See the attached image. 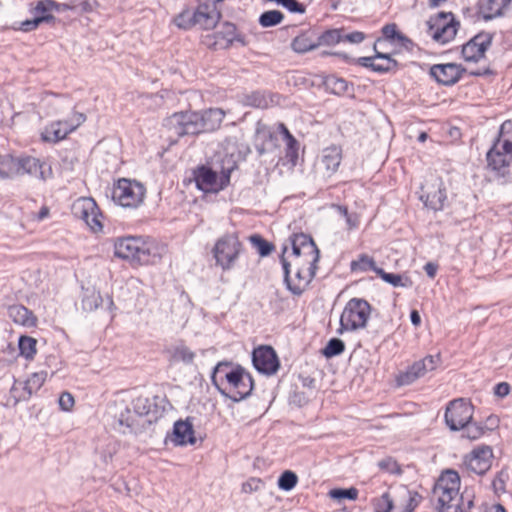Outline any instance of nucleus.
<instances>
[{
  "label": "nucleus",
  "mask_w": 512,
  "mask_h": 512,
  "mask_svg": "<svg viewBox=\"0 0 512 512\" xmlns=\"http://www.w3.org/2000/svg\"><path fill=\"white\" fill-rule=\"evenodd\" d=\"M323 84L327 91L335 95L353 94V84L344 78L336 75H328L324 78Z\"/></svg>",
  "instance_id": "c85d7f7f"
},
{
  "label": "nucleus",
  "mask_w": 512,
  "mask_h": 512,
  "mask_svg": "<svg viewBox=\"0 0 512 512\" xmlns=\"http://www.w3.org/2000/svg\"><path fill=\"white\" fill-rule=\"evenodd\" d=\"M36 344V339L30 336H21L18 342L20 354L26 359H33L36 354Z\"/></svg>",
  "instance_id": "a19ab883"
},
{
  "label": "nucleus",
  "mask_w": 512,
  "mask_h": 512,
  "mask_svg": "<svg viewBox=\"0 0 512 512\" xmlns=\"http://www.w3.org/2000/svg\"><path fill=\"white\" fill-rule=\"evenodd\" d=\"M194 16L195 26L204 30L213 29L220 19V13L209 5H199L194 10Z\"/></svg>",
  "instance_id": "a878e982"
},
{
  "label": "nucleus",
  "mask_w": 512,
  "mask_h": 512,
  "mask_svg": "<svg viewBox=\"0 0 512 512\" xmlns=\"http://www.w3.org/2000/svg\"><path fill=\"white\" fill-rule=\"evenodd\" d=\"M345 349L344 342L339 338H332L328 341L325 348L322 350V354L326 358H332L340 355Z\"/></svg>",
  "instance_id": "a18cd8bd"
},
{
  "label": "nucleus",
  "mask_w": 512,
  "mask_h": 512,
  "mask_svg": "<svg viewBox=\"0 0 512 512\" xmlns=\"http://www.w3.org/2000/svg\"><path fill=\"white\" fill-rule=\"evenodd\" d=\"M286 145L288 150V155L291 157H297L298 143L296 139L291 135L286 139Z\"/></svg>",
  "instance_id": "0e129e2a"
},
{
  "label": "nucleus",
  "mask_w": 512,
  "mask_h": 512,
  "mask_svg": "<svg viewBox=\"0 0 512 512\" xmlns=\"http://www.w3.org/2000/svg\"><path fill=\"white\" fill-rule=\"evenodd\" d=\"M473 419V405L463 398L449 402L445 411V422L452 431L463 429Z\"/></svg>",
  "instance_id": "9d476101"
},
{
  "label": "nucleus",
  "mask_w": 512,
  "mask_h": 512,
  "mask_svg": "<svg viewBox=\"0 0 512 512\" xmlns=\"http://www.w3.org/2000/svg\"><path fill=\"white\" fill-rule=\"evenodd\" d=\"M225 117L220 108H210L203 113L186 111L174 113L166 119V127L176 136L196 135L218 129Z\"/></svg>",
  "instance_id": "f257e3e1"
},
{
  "label": "nucleus",
  "mask_w": 512,
  "mask_h": 512,
  "mask_svg": "<svg viewBox=\"0 0 512 512\" xmlns=\"http://www.w3.org/2000/svg\"><path fill=\"white\" fill-rule=\"evenodd\" d=\"M58 402L63 411H70L74 406V397L69 392H63Z\"/></svg>",
  "instance_id": "052dcab7"
},
{
  "label": "nucleus",
  "mask_w": 512,
  "mask_h": 512,
  "mask_svg": "<svg viewBox=\"0 0 512 512\" xmlns=\"http://www.w3.org/2000/svg\"><path fill=\"white\" fill-rule=\"evenodd\" d=\"M446 198V189L440 179L436 180L431 187L428 185L422 187L420 200L426 207H429L434 211L443 209Z\"/></svg>",
  "instance_id": "b1692460"
},
{
  "label": "nucleus",
  "mask_w": 512,
  "mask_h": 512,
  "mask_svg": "<svg viewBox=\"0 0 512 512\" xmlns=\"http://www.w3.org/2000/svg\"><path fill=\"white\" fill-rule=\"evenodd\" d=\"M376 266V263L373 258L362 254L359 256V258L355 261L351 262V270L352 271H374L377 274V270H379Z\"/></svg>",
  "instance_id": "c03bdc74"
},
{
  "label": "nucleus",
  "mask_w": 512,
  "mask_h": 512,
  "mask_svg": "<svg viewBox=\"0 0 512 512\" xmlns=\"http://www.w3.org/2000/svg\"><path fill=\"white\" fill-rule=\"evenodd\" d=\"M171 358L174 362L191 364L194 361L195 353L185 345H178L173 349Z\"/></svg>",
  "instance_id": "37998d69"
},
{
  "label": "nucleus",
  "mask_w": 512,
  "mask_h": 512,
  "mask_svg": "<svg viewBox=\"0 0 512 512\" xmlns=\"http://www.w3.org/2000/svg\"><path fill=\"white\" fill-rule=\"evenodd\" d=\"M510 393V385L507 382H500L494 387V394L498 397H505Z\"/></svg>",
  "instance_id": "e2e57ef3"
},
{
  "label": "nucleus",
  "mask_w": 512,
  "mask_h": 512,
  "mask_svg": "<svg viewBox=\"0 0 512 512\" xmlns=\"http://www.w3.org/2000/svg\"><path fill=\"white\" fill-rule=\"evenodd\" d=\"M136 243L132 265L156 264L165 253V247L158 244L154 239L137 237Z\"/></svg>",
  "instance_id": "f8f14e48"
},
{
  "label": "nucleus",
  "mask_w": 512,
  "mask_h": 512,
  "mask_svg": "<svg viewBox=\"0 0 512 512\" xmlns=\"http://www.w3.org/2000/svg\"><path fill=\"white\" fill-rule=\"evenodd\" d=\"M173 442L176 445L194 444L195 437L193 426L188 421L178 420L173 427Z\"/></svg>",
  "instance_id": "bb28decb"
},
{
  "label": "nucleus",
  "mask_w": 512,
  "mask_h": 512,
  "mask_svg": "<svg viewBox=\"0 0 512 512\" xmlns=\"http://www.w3.org/2000/svg\"><path fill=\"white\" fill-rule=\"evenodd\" d=\"M264 486V483L259 478H250L242 484V492L253 493L259 491Z\"/></svg>",
  "instance_id": "4d7b16f0"
},
{
  "label": "nucleus",
  "mask_w": 512,
  "mask_h": 512,
  "mask_svg": "<svg viewBox=\"0 0 512 512\" xmlns=\"http://www.w3.org/2000/svg\"><path fill=\"white\" fill-rule=\"evenodd\" d=\"M72 213L76 218L82 219L92 231L102 230V224L99 220L101 213L92 198L82 197L77 199L72 205Z\"/></svg>",
  "instance_id": "f3484780"
},
{
  "label": "nucleus",
  "mask_w": 512,
  "mask_h": 512,
  "mask_svg": "<svg viewBox=\"0 0 512 512\" xmlns=\"http://www.w3.org/2000/svg\"><path fill=\"white\" fill-rule=\"evenodd\" d=\"M224 377L231 386L232 392L228 395L219 387L218 389L223 395L229 397L232 401L239 402L251 394L254 387V381L250 373L246 372L242 367H237L234 370L225 372Z\"/></svg>",
  "instance_id": "1a4fd4ad"
},
{
  "label": "nucleus",
  "mask_w": 512,
  "mask_h": 512,
  "mask_svg": "<svg viewBox=\"0 0 512 512\" xmlns=\"http://www.w3.org/2000/svg\"><path fill=\"white\" fill-rule=\"evenodd\" d=\"M11 170L16 175H29L40 180H46L52 176V168L49 165L31 156L11 158Z\"/></svg>",
  "instance_id": "ddd939ff"
},
{
  "label": "nucleus",
  "mask_w": 512,
  "mask_h": 512,
  "mask_svg": "<svg viewBox=\"0 0 512 512\" xmlns=\"http://www.w3.org/2000/svg\"><path fill=\"white\" fill-rule=\"evenodd\" d=\"M342 36V42H349L351 44H359L366 38V35L363 32L353 31L346 33L344 29H342Z\"/></svg>",
  "instance_id": "13d9d810"
},
{
  "label": "nucleus",
  "mask_w": 512,
  "mask_h": 512,
  "mask_svg": "<svg viewBox=\"0 0 512 512\" xmlns=\"http://www.w3.org/2000/svg\"><path fill=\"white\" fill-rule=\"evenodd\" d=\"M284 19V14L279 10H268L259 17V24L264 27H273L280 24Z\"/></svg>",
  "instance_id": "ea45409f"
},
{
  "label": "nucleus",
  "mask_w": 512,
  "mask_h": 512,
  "mask_svg": "<svg viewBox=\"0 0 512 512\" xmlns=\"http://www.w3.org/2000/svg\"><path fill=\"white\" fill-rule=\"evenodd\" d=\"M383 42L382 38H378L373 46L375 54L373 56L360 57L355 62L364 67L371 69L373 72L384 74L394 71L398 67V62L392 58L390 53H383L378 50L379 45Z\"/></svg>",
  "instance_id": "2eb2a0df"
},
{
  "label": "nucleus",
  "mask_w": 512,
  "mask_h": 512,
  "mask_svg": "<svg viewBox=\"0 0 512 512\" xmlns=\"http://www.w3.org/2000/svg\"><path fill=\"white\" fill-rule=\"evenodd\" d=\"M255 133H256L257 137H262V138L271 136V132H270L269 128L262 121H258L256 123Z\"/></svg>",
  "instance_id": "69168bd1"
},
{
  "label": "nucleus",
  "mask_w": 512,
  "mask_h": 512,
  "mask_svg": "<svg viewBox=\"0 0 512 512\" xmlns=\"http://www.w3.org/2000/svg\"><path fill=\"white\" fill-rule=\"evenodd\" d=\"M52 20H54V16L52 14L35 15L33 19L23 21L20 29L24 32H30L35 30L41 23L50 22Z\"/></svg>",
  "instance_id": "09e8293b"
},
{
  "label": "nucleus",
  "mask_w": 512,
  "mask_h": 512,
  "mask_svg": "<svg viewBox=\"0 0 512 512\" xmlns=\"http://www.w3.org/2000/svg\"><path fill=\"white\" fill-rule=\"evenodd\" d=\"M382 35V40H397L402 46L406 48L408 47L409 44H412V41L409 38H407L397 30V25L394 23L386 24L382 28Z\"/></svg>",
  "instance_id": "c9c22d12"
},
{
  "label": "nucleus",
  "mask_w": 512,
  "mask_h": 512,
  "mask_svg": "<svg viewBox=\"0 0 512 512\" xmlns=\"http://www.w3.org/2000/svg\"><path fill=\"white\" fill-rule=\"evenodd\" d=\"M298 482L297 475L290 470L284 471L278 478V487L284 491L292 490Z\"/></svg>",
  "instance_id": "49530a36"
},
{
  "label": "nucleus",
  "mask_w": 512,
  "mask_h": 512,
  "mask_svg": "<svg viewBox=\"0 0 512 512\" xmlns=\"http://www.w3.org/2000/svg\"><path fill=\"white\" fill-rule=\"evenodd\" d=\"M329 496L332 499L336 500H343V499H349V500H356L358 496V490L356 488H349V489H332L329 492Z\"/></svg>",
  "instance_id": "864d4df0"
},
{
  "label": "nucleus",
  "mask_w": 512,
  "mask_h": 512,
  "mask_svg": "<svg viewBox=\"0 0 512 512\" xmlns=\"http://www.w3.org/2000/svg\"><path fill=\"white\" fill-rule=\"evenodd\" d=\"M252 362L257 371L265 375H274L280 362L275 350L271 346H260L252 353Z\"/></svg>",
  "instance_id": "6ab92c4d"
},
{
  "label": "nucleus",
  "mask_w": 512,
  "mask_h": 512,
  "mask_svg": "<svg viewBox=\"0 0 512 512\" xmlns=\"http://www.w3.org/2000/svg\"><path fill=\"white\" fill-rule=\"evenodd\" d=\"M146 189L136 180L122 178L112 191L113 200L122 207L136 208L144 200Z\"/></svg>",
  "instance_id": "6e6552de"
},
{
  "label": "nucleus",
  "mask_w": 512,
  "mask_h": 512,
  "mask_svg": "<svg viewBox=\"0 0 512 512\" xmlns=\"http://www.w3.org/2000/svg\"><path fill=\"white\" fill-rule=\"evenodd\" d=\"M459 485V475L454 470H447L441 474L433 488V495L438 501L439 512H461L456 503V492Z\"/></svg>",
  "instance_id": "7ed1b4c3"
},
{
  "label": "nucleus",
  "mask_w": 512,
  "mask_h": 512,
  "mask_svg": "<svg viewBox=\"0 0 512 512\" xmlns=\"http://www.w3.org/2000/svg\"><path fill=\"white\" fill-rule=\"evenodd\" d=\"M287 247L283 249V255L281 256V263L284 271V282L287 289L294 295L300 296L307 289L311 281L313 280L316 273L314 271H308V269H293L294 276H291L292 269L291 263L284 257Z\"/></svg>",
  "instance_id": "9b49d317"
},
{
  "label": "nucleus",
  "mask_w": 512,
  "mask_h": 512,
  "mask_svg": "<svg viewBox=\"0 0 512 512\" xmlns=\"http://www.w3.org/2000/svg\"><path fill=\"white\" fill-rule=\"evenodd\" d=\"M136 236H129L118 239L114 245V255L118 258L124 259L132 263L134 258V250L136 243Z\"/></svg>",
  "instance_id": "7c9ffc66"
},
{
  "label": "nucleus",
  "mask_w": 512,
  "mask_h": 512,
  "mask_svg": "<svg viewBox=\"0 0 512 512\" xmlns=\"http://www.w3.org/2000/svg\"><path fill=\"white\" fill-rule=\"evenodd\" d=\"M242 243L236 234H225L217 240L213 248V256L216 264L223 270H230L234 267L241 251Z\"/></svg>",
  "instance_id": "0eeeda50"
},
{
  "label": "nucleus",
  "mask_w": 512,
  "mask_h": 512,
  "mask_svg": "<svg viewBox=\"0 0 512 512\" xmlns=\"http://www.w3.org/2000/svg\"><path fill=\"white\" fill-rule=\"evenodd\" d=\"M308 256L303 255H292V260L289 261L291 263V268L293 269H308V271H314L316 273L317 263L309 260Z\"/></svg>",
  "instance_id": "8fccbe9b"
},
{
  "label": "nucleus",
  "mask_w": 512,
  "mask_h": 512,
  "mask_svg": "<svg viewBox=\"0 0 512 512\" xmlns=\"http://www.w3.org/2000/svg\"><path fill=\"white\" fill-rule=\"evenodd\" d=\"M194 19V11L184 10L174 18V23L177 27L187 30L195 26Z\"/></svg>",
  "instance_id": "3c124183"
},
{
  "label": "nucleus",
  "mask_w": 512,
  "mask_h": 512,
  "mask_svg": "<svg viewBox=\"0 0 512 512\" xmlns=\"http://www.w3.org/2000/svg\"><path fill=\"white\" fill-rule=\"evenodd\" d=\"M488 167L500 177L509 174L512 162V121L504 122L487 152Z\"/></svg>",
  "instance_id": "f03ea898"
},
{
  "label": "nucleus",
  "mask_w": 512,
  "mask_h": 512,
  "mask_svg": "<svg viewBox=\"0 0 512 512\" xmlns=\"http://www.w3.org/2000/svg\"><path fill=\"white\" fill-rule=\"evenodd\" d=\"M393 500L389 493H384L374 500V512H391Z\"/></svg>",
  "instance_id": "5fc2aeb1"
},
{
  "label": "nucleus",
  "mask_w": 512,
  "mask_h": 512,
  "mask_svg": "<svg viewBox=\"0 0 512 512\" xmlns=\"http://www.w3.org/2000/svg\"><path fill=\"white\" fill-rule=\"evenodd\" d=\"M218 34L221 35L222 38L225 39L228 44H233L234 42H239L242 45H245L243 36L237 34L236 26L232 23H229V22L224 23L222 26V29L218 32Z\"/></svg>",
  "instance_id": "79ce46f5"
},
{
  "label": "nucleus",
  "mask_w": 512,
  "mask_h": 512,
  "mask_svg": "<svg viewBox=\"0 0 512 512\" xmlns=\"http://www.w3.org/2000/svg\"><path fill=\"white\" fill-rule=\"evenodd\" d=\"M85 121V114L74 112L72 115L71 126H66L65 129H61V123H58V121L53 122L45 127V129L41 133V138L45 142L57 143L65 139L68 134L75 131Z\"/></svg>",
  "instance_id": "aec40b11"
},
{
  "label": "nucleus",
  "mask_w": 512,
  "mask_h": 512,
  "mask_svg": "<svg viewBox=\"0 0 512 512\" xmlns=\"http://www.w3.org/2000/svg\"><path fill=\"white\" fill-rule=\"evenodd\" d=\"M440 362V356L428 355L425 358L414 362L405 371L396 376L398 386H407L414 383L417 379L423 377L428 371L434 370Z\"/></svg>",
  "instance_id": "dca6fc26"
},
{
  "label": "nucleus",
  "mask_w": 512,
  "mask_h": 512,
  "mask_svg": "<svg viewBox=\"0 0 512 512\" xmlns=\"http://www.w3.org/2000/svg\"><path fill=\"white\" fill-rule=\"evenodd\" d=\"M379 275L385 282L391 284L393 287H411L412 281L408 277H403L400 274L387 273L382 268L377 270Z\"/></svg>",
  "instance_id": "58836bf2"
},
{
  "label": "nucleus",
  "mask_w": 512,
  "mask_h": 512,
  "mask_svg": "<svg viewBox=\"0 0 512 512\" xmlns=\"http://www.w3.org/2000/svg\"><path fill=\"white\" fill-rule=\"evenodd\" d=\"M289 240L292 247V255L308 256L312 262L319 261L320 251L310 235L296 233L291 235Z\"/></svg>",
  "instance_id": "5701e85b"
},
{
  "label": "nucleus",
  "mask_w": 512,
  "mask_h": 512,
  "mask_svg": "<svg viewBox=\"0 0 512 512\" xmlns=\"http://www.w3.org/2000/svg\"><path fill=\"white\" fill-rule=\"evenodd\" d=\"M59 7L60 3H57L54 0H41L37 2L33 9V13L35 15L51 14V11L58 10Z\"/></svg>",
  "instance_id": "603ef678"
},
{
  "label": "nucleus",
  "mask_w": 512,
  "mask_h": 512,
  "mask_svg": "<svg viewBox=\"0 0 512 512\" xmlns=\"http://www.w3.org/2000/svg\"><path fill=\"white\" fill-rule=\"evenodd\" d=\"M133 413L139 422L147 419H152L155 422L157 419L155 412H152L150 409V403L147 398L138 397L134 400Z\"/></svg>",
  "instance_id": "473e14b6"
},
{
  "label": "nucleus",
  "mask_w": 512,
  "mask_h": 512,
  "mask_svg": "<svg viewBox=\"0 0 512 512\" xmlns=\"http://www.w3.org/2000/svg\"><path fill=\"white\" fill-rule=\"evenodd\" d=\"M47 377L46 371H40L33 373L25 382H23V389L27 393V398L32 396V394L36 391H38L42 385L44 384ZM19 384L18 382H15L13 386V390H16V385Z\"/></svg>",
  "instance_id": "72a5a7b5"
},
{
  "label": "nucleus",
  "mask_w": 512,
  "mask_h": 512,
  "mask_svg": "<svg viewBox=\"0 0 512 512\" xmlns=\"http://www.w3.org/2000/svg\"><path fill=\"white\" fill-rule=\"evenodd\" d=\"M465 72L466 69L456 63L436 64L430 68V75L439 84L445 86H451L457 83Z\"/></svg>",
  "instance_id": "412c9836"
},
{
  "label": "nucleus",
  "mask_w": 512,
  "mask_h": 512,
  "mask_svg": "<svg viewBox=\"0 0 512 512\" xmlns=\"http://www.w3.org/2000/svg\"><path fill=\"white\" fill-rule=\"evenodd\" d=\"M103 301L100 293L95 289H86L83 293L82 308L85 311L91 312L97 309Z\"/></svg>",
  "instance_id": "e433bc0d"
},
{
  "label": "nucleus",
  "mask_w": 512,
  "mask_h": 512,
  "mask_svg": "<svg viewBox=\"0 0 512 512\" xmlns=\"http://www.w3.org/2000/svg\"><path fill=\"white\" fill-rule=\"evenodd\" d=\"M422 496L418 492L408 491V501L405 506V512H413L421 503Z\"/></svg>",
  "instance_id": "bf43d9fd"
},
{
  "label": "nucleus",
  "mask_w": 512,
  "mask_h": 512,
  "mask_svg": "<svg viewBox=\"0 0 512 512\" xmlns=\"http://www.w3.org/2000/svg\"><path fill=\"white\" fill-rule=\"evenodd\" d=\"M8 316L14 323L22 326L33 327L36 325V317L33 315L32 311L23 305L16 304L9 306Z\"/></svg>",
  "instance_id": "cd10ccee"
},
{
  "label": "nucleus",
  "mask_w": 512,
  "mask_h": 512,
  "mask_svg": "<svg viewBox=\"0 0 512 512\" xmlns=\"http://www.w3.org/2000/svg\"><path fill=\"white\" fill-rule=\"evenodd\" d=\"M345 219L349 229H354L358 227L359 217L356 214H349V216L346 217Z\"/></svg>",
  "instance_id": "774afa93"
},
{
  "label": "nucleus",
  "mask_w": 512,
  "mask_h": 512,
  "mask_svg": "<svg viewBox=\"0 0 512 512\" xmlns=\"http://www.w3.org/2000/svg\"><path fill=\"white\" fill-rule=\"evenodd\" d=\"M342 37V29H328L321 34H318V47L334 46L342 42Z\"/></svg>",
  "instance_id": "4c0bfd02"
},
{
  "label": "nucleus",
  "mask_w": 512,
  "mask_h": 512,
  "mask_svg": "<svg viewBox=\"0 0 512 512\" xmlns=\"http://www.w3.org/2000/svg\"><path fill=\"white\" fill-rule=\"evenodd\" d=\"M341 149L337 146H331L323 151L322 165L326 170L327 176L333 175L341 163Z\"/></svg>",
  "instance_id": "c756f323"
},
{
  "label": "nucleus",
  "mask_w": 512,
  "mask_h": 512,
  "mask_svg": "<svg viewBox=\"0 0 512 512\" xmlns=\"http://www.w3.org/2000/svg\"><path fill=\"white\" fill-rule=\"evenodd\" d=\"M293 403L298 404L299 406L305 405L308 403L309 398L306 396V394L303 393H295L292 397Z\"/></svg>",
  "instance_id": "338daca9"
},
{
  "label": "nucleus",
  "mask_w": 512,
  "mask_h": 512,
  "mask_svg": "<svg viewBox=\"0 0 512 512\" xmlns=\"http://www.w3.org/2000/svg\"><path fill=\"white\" fill-rule=\"evenodd\" d=\"M271 102L272 99L269 98L266 93L261 91H254L249 94H245L242 99L243 105L261 109L268 108Z\"/></svg>",
  "instance_id": "f704fd0d"
},
{
  "label": "nucleus",
  "mask_w": 512,
  "mask_h": 512,
  "mask_svg": "<svg viewBox=\"0 0 512 512\" xmlns=\"http://www.w3.org/2000/svg\"><path fill=\"white\" fill-rule=\"evenodd\" d=\"M291 49L297 54H305L318 48V33L313 28L302 30L291 42Z\"/></svg>",
  "instance_id": "393cba45"
},
{
  "label": "nucleus",
  "mask_w": 512,
  "mask_h": 512,
  "mask_svg": "<svg viewBox=\"0 0 512 512\" xmlns=\"http://www.w3.org/2000/svg\"><path fill=\"white\" fill-rule=\"evenodd\" d=\"M492 456V449L489 446L478 447L465 457V465L469 471L483 475L491 467Z\"/></svg>",
  "instance_id": "4be33fe9"
},
{
  "label": "nucleus",
  "mask_w": 512,
  "mask_h": 512,
  "mask_svg": "<svg viewBox=\"0 0 512 512\" xmlns=\"http://www.w3.org/2000/svg\"><path fill=\"white\" fill-rule=\"evenodd\" d=\"M279 4L283 5L290 12L293 13H304L305 7L303 4L299 3L297 0H280Z\"/></svg>",
  "instance_id": "680f3d73"
},
{
  "label": "nucleus",
  "mask_w": 512,
  "mask_h": 512,
  "mask_svg": "<svg viewBox=\"0 0 512 512\" xmlns=\"http://www.w3.org/2000/svg\"><path fill=\"white\" fill-rule=\"evenodd\" d=\"M231 170H223L221 176L211 168L199 167L195 172V182L198 189L204 192H218L223 190L230 182Z\"/></svg>",
  "instance_id": "4468645a"
},
{
  "label": "nucleus",
  "mask_w": 512,
  "mask_h": 512,
  "mask_svg": "<svg viewBox=\"0 0 512 512\" xmlns=\"http://www.w3.org/2000/svg\"><path fill=\"white\" fill-rule=\"evenodd\" d=\"M109 413L114 418V427L123 434L141 432L153 423L152 419L139 422L124 400L114 401L109 407Z\"/></svg>",
  "instance_id": "39448f33"
},
{
  "label": "nucleus",
  "mask_w": 512,
  "mask_h": 512,
  "mask_svg": "<svg viewBox=\"0 0 512 512\" xmlns=\"http://www.w3.org/2000/svg\"><path fill=\"white\" fill-rule=\"evenodd\" d=\"M493 41V34L482 31L462 46V57L467 62H478L485 56Z\"/></svg>",
  "instance_id": "a211bd4d"
},
{
  "label": "nucleus",
  "mask_w": 512,
  "mask_h": 512,
  "mask_svg": "<svg viewBox=\"0 0 512 512\" xmlns=\"http://www.w3.org/2000/svg\"><path fill=\"white\" fill-rule=\"evenodd\" d=\"M426 24L428 34L435 42L440 44L452 41L460 26L452 12H439L437 15L430 17Z\"/></svg>",
  "instance_id": "423d86ee"
},
{
  "label": "nucleus",
  "mask_w": 512,
  "mask_h": 512,
  "mask_svg": "<svg viewBox=\"0 0 512 512\" xmlns=\"http://www.w3.org/2000/svg\"><path fill=\"white\" fill-rule=\"evenodd\" d=\"M371 314V305L362 298L350 299L341 314L339 333L356 331L366 327Z\"/></svg>",
  "instance_id": "20e7f679"
},
{
  "label": "nucleus",
  "mask_w": 512,
  "mask_h": 512,
  "mask_svg": "<svg viewBox=\"0 0 512 512\" xmlns=\"http://www.w3.org/2000/svg\"><path fill=\"white\" fill-rule=\"evenodd\" d=\"M250 241L262 257L268 256L274 249V245L266 241L260 235H252Z\"/></svg>",
  "instance_id": "de8ad7c7"
},
{
  "label": "nucleus",
  "mask_w": 512,
  "mask_h": 512,
  "mask_svg": "<svg viewBox=\"0 0 512 512\" xmlns=\"http://www.w3.org/2000/svg\"><path fill=\"white\" fill-rule=\"evenodd\" d=\"M509 5H504L502 0H486L485 4L480 5L477 13L478 18L484 21H490L503 15V10Z\"/></svg>",
  "instance_id": "2f4dec72"
},
{
  "label": "nucleus",
  "mask_w": 512,
  "mask_h": 512,
  "mask_svg": "<svg viewBox=\"0 0 512 512\" xmlns=\"http://www.w3.org/2000/svg\"><path fill=\"white\" fill-rule=\"evenodd\" d=\"M463 429L465 430L464 436L470 440H476L483 434V428L473 423L472 420Z\"/></svg>",
  "instance_id": "6e6d98bb"
}]
</instances>
